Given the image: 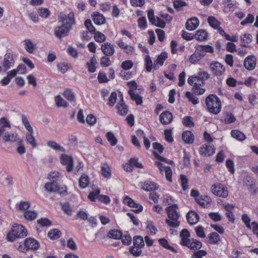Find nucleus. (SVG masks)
I'll return each instance as SVG.
<instances>
[{
	"mask_svg": "<svg viewBox=\"0 0 258 258\" xmlns=\"http://www.w3.org/2000/svg\"><path fill=\"white\" fill-rule=\"evenodd\" d=\"M0 121H4V123L0 126V137H2L5 142H17L21 139L19 138L17 133L10 131L11 125L5 118H2Z\"/></svg>",
	"mask_w": 258,
	"mask_h": 258,
	"instance_id": "obj_1",
	"label": "nucleus"
},
{
	"mask_svg": "<svg viewBox=\"0 0 258 258\" xmlns=\"http://www.w3.org/2000/svg\"><path fill=\"white\" fill-rule=\"evenodd\" d=\"M177 206L176 204L168 207L166 210L167 213L168 219L166 222L168 226H179L180 224L178 220L179 214L177 211Z\"/></svg>",
	"mask_w": 258,
	"mask_h": 258,
	"instance_id": "obj_2",
	"label": "nucleus"
},
{
	"mask_svg": "<svg viewBox=\"0 0 258 258\" xmlns=\"http://www.w3.org/2000/svg\"><path fill=\"white\" fill-rule=\"evenodd\" d=\"M206 103L209 111L217 114L221 110V103L220 99L215 95H210L206 99Z\"/></svg>",
	"mask_w": 258,
	"mask_h": 258,
	"instance_id": "obj_3",
	"label": "nucleus"
},
{
	"mask_svg": "<svg viewBox=\"0 0 258 258\" xmlns=\"http://www.w3.org/2000/svg\"><path fill=\"white\" fill-rule=\"evenodd\" d=\"M27 235L26 227H12L11 230L7 233L6 239L9 242H13L17 239L26 237Z\"/></svg>",
	"mask_w": 258,
	"mask_h": 258,
	"instance_id": "obj_4",
	"label": "nucleus"
},
{
	"mask_svg": "<svg viewBox=\"0 0 258 258\" xmlns=\"http://www.w3.org/2000/svg\"><path fill=\"white\" fill-rule=\"evenodd\" d=\"M133 245L129 248L130 252L135 257H139L142 254V248L145 246V242L141 236L136 235L133 239Z\"/></svg>",
	"mask_w": 258,
	"mask_h": 258,
	"instance_id": "obj_5",
	"label": "nucleus"
},
{
	"mask_svg": "<svg viewBox=\"0 0 258 258\" xmlns=\"http://www.w3.org/2000/svg\"><path fill=\"white\" fill-rule=\"evenodd\" d=\"M58 21L62 25L71 29H72V26L75 23L74 14L73 12H70L68 15L60 13L58 16Z\"/></svg>",
	"mask_w": 258,
	"mask_h": 258,
	"instance_id": "obj_6",
	"label": "nucleus"
},
{
	"mask_svg": "<svg viewBox=\"0 0 258 258\" xmlns=\"http://www.w3.org/2000/svg\"><path fill=\"white\" fill-rule=\"evenodd\" d=\"M209 67L211 71L214 76H222L225 71V68L224 65L218 61H213L210 64Z\"/></svg>",
	"mask_w": 258,
	"mask_h": 258,
	"instance_id": "obj_7",
	"label": "nucleus"
},
{
	"mask_svg": "<svg viewBox=\"0 0 258 258\" xmlns=\"http://www.w3.org/2000/svg\"><path fill=\"white\" fill-rule=\"evenodd\" d=\"M211 190L212 193L216 196L223 198H226L228 195L227 188L220 183L213 185Z\"/></svg>",
	"mask_w": 258,
	"mask_h": 258,
	"instance_id": "obj_8",
	"label": "nucleus"
},
{
	"mask_svg": "<svg viewBox=\"0 0 258 258\" xmlns=\"http://www.w3.org/2000/svg\"><path fill=\"white\" fill-rule=\"evenodd\" d=\"M88 198L91 201L94 202L96 199H98L99 201L104 202L106 204L109 203L110 202V200L109 197L105 195H100L99 189H98L95 192H91L88 195Z\"/></svg>",
	"mask_w": 258,
	"mask_h": 258,
	"instance_id": "obj_9",
	"label": "nucleus"
},
{
	"mask_svg": "<svg viewBox=\"0 0 258 258\" xmlns=\"http://www.w3.org/2000/svg\"><path fill=\"white\" fill-rule=\"evenodd\" d=\"M200 154L204 156H210L215 153L214 147L208 143L203 145L199 149Z\"/></svg>",
	"mask_w": 258,
	"mask_h": 258,
	"instance_id": "obj_10",
	"label": "nucleus"
},
{
	"mask_svg": "<svg viewBox=\"0 0 258 258\" xmlns=\"http://www.w3.org/2000/svg\"><path fill=\"white\" fill-rule=\"evenodd\" d=\"M123 203L129 207L134 208L133 211L136 213L140 212L143 210L142 206L135 202L132 199L128 196L124 198Z\"/></svg>",
	"mask_w": 258,
	"mask_h": 258,
	"instance_id": "obj_11",
	"label": "nucleus"
},
{
	"mask_svg": "<svg viewBox=\"0 0 258 258\" xmlns=\"http://www.w3.org/2000/svg\"><path fill=\"white\" fill-rule=\"evenodd\" d=\"M61 163L66 166V170L68 172H70L73 170V159L71 156L66 155H62L60 157Z\"/></svg>",
	"mask_w": 258,
	"mask_h": 258,
	"instance_id": "obj_12",
	"label": "nucleus"
},
{
	"mask_svg": "<svg viewBox=\"0 0 258 258\" xmlns=\"http://www.w3.org/2000/svg\"><path fill=\"white\" fill-rule=\"evenodd\" d=\"M244 67L248 70H253L256 66V58L253 55L247 56L244 60Z\"/></svg>",
	"mask_w": 258,
	"mask_h": 258,
	"instance_id": "obj_13",
	"label": "nucleus"
},
{
	"mask_svg": "<svg viewBox=\"0 0 258 258\" xmlns=\"http://www.w3.org/2000/svg\"><path fill=\"white\" fill-rule=\"evenodd\" d=\"M24 244L28 247L29 250H36L40 247L39 242L35 239L31 237L26 238L24 240Z\"/></svg>",
	"mask_w": 258,
	"mask_h": 258,
	"instance_id": "obj_14",
	"label": "nucleus"
},
{
	"mask_svg": "<svg viewBox=\"0 0 258 258\" xmlns=\"http://www.w3.org/2000/svg\"><path fill=\"white\" fill-rule=\"evenodd\" d=\"M71 29V28L61 24V26L55 28L54 33L57 37L60 39L61 37L67 36Z\"/></svg>",
	"mask_w": 258,
	"mask_h": 258,
	"instance_id": "obj_15",
	"label": "nucleus"
},
{
	"mask_svg": "<svg viewBox=\"0 0 258 258\" xmlns=\"http://www.w3.org/2000/svg\"><path fill=\"white\" fill-rule=\"evenodd\" d=\"M172 114L168 111H164L160 115V121L163 124L170 123L172 121Z\"/></svg>",
	"mask_w": 258,
	"mask_h": 258,
	"instance_id": "obj_16",
	"label": "nucleus"
},
{
	"mask_svg": "<svg viewBox=\"0 0 258 258\" xmlns=\"http://www.w3.org/2000/svg\"><path fill=\"white\" fill-rule=\"evenodd\" d=\"M101 49L106 56H111L115 51L113 45L108 42L103 44L101 46Z\"/></svg>",
	"mask_w": 258,
	"mask_h": 258,
	"instance_id": "obj_17",
	"label": "nucleus"
},
{
	"mask_svg": "<svg viewBox=\"0 0 258 258\" xmlns=\"http://www.w3.org/2000/svg\"><path fill=\"white\" fill-rule=\"evenodd\" d=\"M199 25V21L196 17H192L187 20L186 23V28L192 31L196 29Z\"/></svg>",
	"mask_w": 258,
	"mask_h": 258,
	"instance_id": "obj_18",
	"label": "nucleus"
},
{
	"mask_svg": "<svg viewBox=\"0 0 258 258\" xmlns=\"http://www.w3.org/2000/svg\"><path fill=\"white\" fill-rule=\"evenodd\" d=\"M14 60L13 54L11 53L6 54L5 56L3 66L5 71H7L14 63Z\"/></svg>",
	"mask_w": 258,
	"mask_h": 258,
	"instance_id": "obj_19",
	"label": "nucleus"
},
{
	"mask_svg": "<svg viewBox=\"0 0 258 258\" xmlns=\"http://www.w3.org/2000/svg\"><path fill=\"white\" fill-rule=\"evenodd\" d=\"M45 189L48 192H55L58 191L59 187L57 182L51 181L46 182L44 186Z\"/></svg>",
	"mask_w": 258,
	"mask_h": 258,
	"instance_id": "obj_20",
	"label": "nucleus"
},
{
	"mask_svg": "<svg viewBox=\"0 0 258 258\" xmlns=\"http://www.w3.org/2000/svg\"><path fill=\"white\" fill-rule=\"evenodd\" d=\"M208 242L212 245L218 244L221 239L220 235L216 232H211L208 236Z\"/></svg>",
	"mask_w": 258,
	"mask_h": 258,
	"instance_id": "obj_21",
	"label": "nucleus"
},
{
	"mask_svg": "<svg viewBox=\"0 0 258 258\" xmlns=\"http://www.w3.org/2000/svg\"><path fill=\"white\" fill-rule=\"evenodd\" d=\"M186 219L189 224H195L199 220V215L195 212L189 211L186 215Z\"/></svg>",
	"mask_w": 258,
	"mask_h": 258,
	"instance_id": "obj_22",
	"label": "nucleus"
},
{
	"mask_svg": "<svg viewBox=\"0 0 258 258\" xmlns=\"http://www.w3.org/2000/svg\"><path fill=\"white\" fill-rule=\"evenodd\" d=\"M196 200L199 204L204 208L209 206L212 202L211 198L207 196L200 197L196 198Z\"/></svg>",
	"mask_w": 258,
	"mask_h": 258,
	"instance_id": "obj_23",
	"label": "nucleus"
},
{
	"mask_svg": "<svg viewBox=\"0 0 258 258\" xmlns=\"http://www.w3.org/2000/svg\"><path fill=\"white\" fill-rule=\"evenodd\" d=\"M94 22L98 25H101L105 23V19L104 16L99 12H95L92 14Z\"/></svg>",
	"mask_w": 258,
	"mask_h": 258,
	"instance_id": "obj_24",
	"label": "nucleus"
},
{
	"mask_svg": "<svg viewBox=\"0 0 258 258\" xmlns=\"http://www.w3.org/2000/svg\"><path fill=\"white\" fill-rule=\"evenodd\" d=\"M158 242L164 248L168 249L175 253L177 252V250L174 247L170 246L167 240L165 238H159Z\"/></svg>",
	"mask_w": 258,
	"mask_h": 258,
	"instance_id": "obj_25",
	"label": "nucleus"
},
{
	"mask_svg": "<svg viewBox=\"0 0 258 258\" xmlns=\"http://www.w3.org/2000/svg\"><path fill=\"white\" fill-rule=\"evenodd\" d=\"M182 139L184 142L187 144H192L194 142V136L190 131H185L182 135Z\"/></svg>",
	"mask_w": 258,
	"mask_h": 258,
	"instance_id": "obj_26",
	"label": "nucleus"
},
{
	"mask_svg": "<svg viewBox=\"0 0 258 258\" xmlns=\"http://www.w3.org/2000/svg\"><path fill=\"white\" fill-rule=\"evenodd\" d=\"M167 58V53L166 52H162L157 57L154 63V68L157 69L159 68V64L162 66L164 61Z\"/></svg>",
	"mask_w": 258,
	"mask_h": 258,
	"instance_id": "obj_27",
	"label": "nucleus"
},
{
	"mask_svg": "<svg viewBox=\"0 0 258 258\" xmlns=\"http://www.w3.org/2000/svg\"><path fill=\"white\" fill-rule=\"evenodd\" d=\"M30 203L28 201H21L19 204H17L16 206L19 211L24 213L29 210L30 207Z\"/></svg>",
	"mask_w": 258,
	"mask_h": 258,
	"instance_id": "obj_28",
	"label": "nucleus"
},
{
	"mask_svg": "<svg viewBox=\"0 0 258 258\" xmlns=\"http://www.w3.org/2000/svg\"><path fill=\"white\" fill-rule=\"evenodd\" d=\"M90 179L86 174H83L79 179V184L81 188L87 187L89 183Z\"/></svg>",
	"mask_w": 258,
	"mask_h": 258,
	"instance_id": "obj_29",
	"label": "nucleus"
},
{
	"mask_svg": "<svg viewBox=\"0 0 258 258\" xmlns=\"http://www.w3.org/2000/svg\"><path fill=\"white\" fill-rule=\"evenodd\" d=\"M122 232L119 230H110L107 233V237L114 239H119L121 237Z\"/></svg>",
	"mask_w": 258,
	"mask_h": 258,
	"instance_id": "obj_30",
	"label": "nucleus"
},
{
	"mask_svg": "<svg viewBox=\"0 0 258 258\" xmlns=\"http://www.w3.org/2000/svg\"><path fill=\"white\" fill-rule=\"evenodd\" d=\"M37 213L34 210H28L24 213V217L27 221H32L37 217Z\"/></svg>",
	"mask_w": 258,
	"mask_h": 258,
	"instance_id": "obj_31",
	"label": "nucleus"
},
{
	"mask_svg": "<svg viewBox=\"0 0 258 258\" xmlns=\"http://www.w3.org/2000/svg\"><path fill=\"white\" fill-rule=\"evenodd\" d=\"M204 56V54L203 52H201L199 50H198V48H196L195 52L190 56L189 58L190 62L192 63H194L199 60H200L202 57Z\"/></svg>",
	"mask_w": 258,
	"mask_h": 258,
	"instance_id": "obj_32",
	"label": "nucleus"
},
{
	"mask_svg": "<svg viewBox=\"0 0 258 258\" xmlns=\"http://www.w3.org/2000/svg\"><path fill=\"white\" fill-rule=\"evenodd\" d=\"M61 231L58 229H53L48 233V236L51 240H56L60 237Z\"/></svg>",
	"mask_w": 258,
	"mask_h": 258,
	"instance_id": "obj_33",
	"label": "nucleus"
},
{
	"mask_svg": "<svg viewBox=\"0 0 258 258\" xmlns=\"http://www.w3.org/2000/svg\"><path fill=\"white\" fill-rule=\"evenodd\" d=\"M195 37L199 41H204L208 38V33L204 30H199L196 32Z\"/></svg>",
	"mask_w": 258,
	"mask_h": 258,
	"instance_id": "obj_34",
	"label": "nucleus"
},
{
	"mask_svg": "<svg viewBox=\"0 0 258 258\" xmlns=\"http://www.w3.org/2000/svg\"><path fill=\"white\" fill-rule=\"evenodd\" d=\"M241 45L243 47H247L245 43L248 44L252 40V36L250 34H244L240 36Z\"/></svg>",
	"mask_w": 258,
	"mask_h": 258,
	"instance_id": "obj_35",
	"label": "nucleus"
},
{
	"mask_svg": "<svg viewBox=\"0 0 258 258\" xmlns=\"http://www.w3.org/2000/svg\"><path fill=\"white\" fill-rule=\"evenodd\" d=\"M101 173L102 176L105 178H109L111 176V170L109 165L106 163H103L101 165Z\"/></svg>",
	"mask_w": 258,
	"mask_h": 258,
	"instance_id": "obj_36",
	"label": "nucleus"
},
{
	"mask_svg": "<svg viewBox=\"0 0 258 258\" xmlns=\"http://www.w3.org/2000/svg\"><path fill=\"white\" fill-rule=\"evenodd\" d=\"M196 77L198 78V80L202 81V85H204V82L210 78V74L206 71H200L198 73Z\"/></svg>",
	"mask_w": 258,
	"mask_h": 258,
	"instance_id": "obj_37",
	"label": "nucleus"
},
{
	"mask_svg": "<svg viewBox=\"0 0 258 258\" xmlns=\"http://www.w3.org/2000/svg\"><path fill=\"white\" fill-rule=\"evenodd\" d=\"M128 94H130L131 99L135 101L137 105H140L142 103V97L140 95L135 94L134 90L130 89L128 91Z\"/></svg>",
	"mask_w": 258,
	"mask_h": 258,
	"instance_id": "obj_38",
	"label": "nucleus"
},
{
	"mask_svg": "<svg viewBox=\"0 0 258 258\" xmlns=\"http://www.w3.org/2000/svg\"><path fill=\"white\" fill-rule=\"evenodd\" d=\"M231 135L233 138L240 141L244 140L246 138L244 134L238 130H232Z\"/></svg>",
	"mask_w": 258,
	"mask_h": 258,
	"instance_id": "obj_39",
	"label": "nucleus"
},
{
	"mask_svg": "<svg viewBox=\"0 0 258 258\" xmlns=\"http://www.w3.org/2000/svg\"><path fill=\"white\" fill-rule=\"evenodd\" d=\"M33 132H28L26 134V140L28 144L31 145L33 147H36L37 146L36 141L33 136Z\"/></svg>",
	"mask_w": 258,
	"mask_h": 258,
	"instance_id": "obj_40",
	"label": "nucleus"
},
{
	"mask_svg": "<svg viewBox=\"0 0 258 258\" xmlns=\"http://www.w3.org/2000/svg\"><path fill=\"white\" fill-rule=\"evenodd\" d=\"M122 102L117 106L118 113L121 115H125L128 111V108L126 105L123 102V98L121 99Z\"/></svg>",
	"mask_w": 258,
	"mask_h": 258,
	"instance_id": "obj_41",
	"label": "nucleus"
},
{
	"mask_svg": "<svg viewBox=\"0 0 258 258\" xmlns=\"http://www.w3.org/2000/svg\"><path fill=\"white\" fill-rule=\"evenodd\" d=\"M63 96L70 102H74L75 94L71 89H67L63 93Z\"/></svg>",
	"mask_w": 258,
	"mask_h": 258,
	"instance_id": "obj_42",
	"label": "nucleus"
},
{
	"mask_svg": "<svg viewBox=\"0 0 258 258\" xmlns=\"http://www.w3.org/2000/svg\"><path fill=\"white\" fill-rule=\"evenodd\" d=\"M55 103L58 107H67L68 105V103L59 95L55 97Z\"/></svg>",
	"mask_w": 258,
	"mask_h": 258,
	"instance_id": "obj_43",
	"label": "nucleus"
},
{
	"mask_svg": "<svg viewBox=\"0 0 258 258\" xmlns=\"http://www.w3.org/2000/svg\"><path fill=\"white\" fill-rule=\"evenodd\" d=\"M143 189L146 191H152L158 188L157 184L151 181H146L144 185Z\"/></svg>",
	"mask_w": 258,
	"mask_h": 258,
	"instance_id": "obj_44",
	"label": "nucleus"
},
{
	"mask_svg": "<svg viewBox=\"0 0 258 258\" xmlns=\"http://www.w3.org/2000/svg\"><path fill=\"white\" fill-rule=\"evenodd\" d=\"M61 209L68 216L72 215L73 208L68 202L61 204Z\"/></svg>",
	"mask_w": 258,
	"mask_h": 258,
	"instance_id": "obj_45",
	"label": "nucleus"
},
{
	"mask_svg": "<svg viewBox=\"0 0 258 258\" xmlns=\"http://www.w3.org/2000/svg\"><path fill=\"white\" fill-rule=\"evenodd\" d=\"M47 145L51 149L54 150H58L61 152H64V148L59 145L56 142L53 141H49L47 142Z\"/></svg>",
	"mask_w": 258,
	"mask_h": 258,
	"instance_id": "obj_46",
	"label": "nucleus"
},
{
	"mask_svg": "<svg viewBox=\"0 0 258 258\" xmlns=\"http://www.w3.org/2000/svg\"><path fill=\"white\" fill-rule=\"evenodd\" d=\"M198 50L201 52H203L205 55V52L212 53L214 51V48L212 46L207 45H199L197 46Z\"/></svg>",
	"mask_w": 258,
	"mask_h": 258,
	"instance_id": "obj_47",
	"label": "nucleus"
},
{
	"mask_svg": "<svg viewBox=\"0 0 258 258\" xmlns=\"http://www.w3.org/2000/svg\"><path fill=\"white\" fill-rule=\"evenodd\" d=\"M202 85V84L198 83V84L194 85L192 88V93L198 95L203 94L205 92V89L201 87Z\"/></svg>",
	"mask_w": 258,
	"mask_h": 258,
	"instance_id": "obj_48",
	"label": "nucleus"
},
{
	"mask_svg": "<svg viewBox=\"0 0 258 258\" xmlns=\"http://www.w3.org/2000/svg\"><path fill=\"white\" fill-rule=\"evenodd\" d=\"M25 49L27 51L30 53L34 52L35 45L30 39H26L24 40Z\"/></svg>",
	"mask_w": 258,
	"mask_h": 258,
	"instance_id": "obj_49",
	"label": "nucleus"
},
{
	"mask_svg": "<svg viewBox=\"0 0 258 258\" xmlns=\"http://www.w3.org/2000/svg\"><path fill=\"white\" fill-rule=\"evenodd\" d=\"M208 22L210 26L215 29L220 26V22L214 17H209L208 18Z\"/></svg>",
	"mask_w": 258,
	"mask_h": 258,
	"instance_id": "obj_50",
	"label": "nucleus"
},
{
	"mask_svg": "<svg viewBox=\"0 0 258 258\" xmlns=\"http://www.w3.org/2000/svg\"><path fill=\"white\" fill-rule=\"evenodd\" d=\"M18 145V147L17 148V151L20 155H23L26 152V148L24 146V144L23 143V140L22 139L18 140V142H17Z\"/></svg>",
	"mask_w": 258,
	"mask_h": 258,
	"instance_id": "obj_51",
	"label": "nucleus"
},
{
	"mask_svg": "<svg viewBox=\"0 0 258 258\" xmlns=\"http://www.w3.org/2000/svg\"><path fill=\"white\" fill-rule=\"evenodd\" d=\"M185 96L188 98L189 101L191 102L194 105L197 104L199 103L198 98L190 92H186Z\"/></svg>",
	"mask_w": 258,
	"mask_h": 258,
	"instance_id": "obj_52",
	"label": "nucleus"
},
{
	"mask_svg": "<svg viewBox=\"0 0 258 258\" xmlns=\"http://www.w3.org/2000/svg\"><path fill=\"white\" fill-rule=\"evenodd\" d=\"M120 239H121L122 244L124 245H129L132 243V237L128 233H125L124 235L122 233L121 237Z\"/></svg>",
	"mask_w": 258,
	"mask_h": 258,
	"instance_id": "obj_53",
	"label": "nucleus"
},
{
	"mask_svg": "<svg viewBox=\"0 0 258 258\" xmlns=\"http://www.w3.org/2000/svg\"><path fill=\"white\" fill-rule=\"evenodd\" d=\"M190 233L186 229H184L182 230L180 236L181 237V241L180 244L181 245L183 244V240H189L190 239L189 237H190Z\"/></svg>",
	"mask_w": 258,
	"mask_h": 258,
	"instance_id": "obj_54",
	"label": "nucleus"
},
{
	"mask_svg": "<svg viewBox=\"0 0 258 258\" xmlns=\"http://www.w3.org/2000/svg\"><path fill=\"white\" fill-rule=\"evenodd\" d=\"M21 118L23 124L25 126L26 129L28 131V132H33V128L30 125L26 116L24 115H22L21 116Z\"/></svg>",
	"mask_w": 258,
	"mask_h": 258,
	"instance_id": "obj_55",
	"label": "nucleus"
},
{
	"mask_svg": "<svg viewBox=\"0 0 258 258\" xmlns=\"http://www.w3.org/2000/svg\"><path fill=\"white\" fill-rule=\"evenodd\" d=\"M106 137L108 141L112 146H115L117 144V140L112 133L110 132H107Z\"/></svg>",
	"mask_w": 258,
	"mask_h": 258,
	"instance_id": "obj_56",
	"label": "nucleus"
},
{
	"mask_svg": "<svg viewBox=\"0 0 258 258\" xmlns=\"http://www.w3.org/2000/svg\"><path fill=\"white\" fill-rule=\"evenodd\" d=\"M21 68H23L24 69L25 66L19 65L17 69H14L11 71L8 72L7 73V76L12 80L13 78L15 77L17 75L18 71H21Z\"/></svg>",
	"mask_w": 258,
	"mask_h": 258,
	"instance_id": "obj_57",
	"label": "nucleus"
},
{
	"mask_svg": "<svg viewBox=\"0 0 258 258\" xmlns=\"http://www.w3.org/2000/svg\"><path fill=\"white\" fill-rule=\"evenodd\" d=\"M39 15L43 18H47L50 15V11L47 8H41L38 11Z\"/></svg>",
	"mask_w": 258,
	"mask_h": 258,
	"instance_id": "obj_58",
	"label": "nucleus"
},
{
	"mask_svg": "<svg viewBox=\"0 0 258 258\" xmlns=\"http://www.w3.org/2000/svg\"><path fill=\"white\" fill-rule=\"evenodd\" d=\"M84 25L87 30L92 34H94L96 32V29L93 26L91 21L90 19H87L85 21Z\"/></svg>",
	"mask_w": 258,
	"mask_h": 258,
	"instance_id": "obj_59",
	"label": "nucleus"
},
{
	"mask_svg": "<svg viewBox=\"0 0 258 258\" xmlns=\"http://www.w3.org/2000/svg\"><path fill=\"white\" fill-rule=\"evenodd\" d=\"M94 35V39L98 42H103L106 40L105 36L102 33L97 31L95 32Z\"/></svg>",
	"mask_w": 258,
	"mask_h": 258,
	"instance_id": "obj_60",
	"label": "nucleus"
},
{
	"mask_svg": "<svg viewBox=\"0 0 258 258\" xmlns=\"http://www.w3.org/2000/svg\"><path fill=\"white\" fill-rule=\"evenodd\" d=\"M146 69L148 72H151L152 69L153 63L151 57L149 55H147L145 58Z\"/></svg>",
	"mask_w": 258,
	"mask_h": 258,
	"instance_id": "obj_61",
	"label": "nucleus"
},
{
	"mask_svg": "<svg viewBox=\"0 0 258 258\" xmlns=\"http://www.w3.org/2000/svg\"><path fill=\"white\" fill-rule=\"evenodd\" d=\"M48 178L51 181L57 182V181L59 178V173L56 171L51 172L49 174Z\"/></svg>",
	"mask_w": 258,
	"mask_h": 258,
	"instance_id": "obj_62",
	"label": "nucleus"
},
{
	"mask_svg": "<svg viewBox=\"0 0 258 258\" xmlns=\"http://www.w3.org/2000/svg\"><path fill=\"white\" fill-rule=\"evenodd\" d=\"M236 120L235 117L232 113H226L224 118L226 123L229 124L234 122Z\"/></svg>",
	"mask_w": 258,
	"mask_h": 258,
	"instance_id": "obj_63",
	"label": "nucleus"
},
{
	"mask_svg": "<svg viewBox=\"0 0 258 258\" xmlns=\"http://www.w3.org/2000/svg\"><path fill=\"white\" fill-rule=\"evenodd\" d=\"M182 122L185 125L189 127L194 125L192 118L190 116H185L182 119Z\"/></svg>",
	"mask_w": 258,
	"mask_h": 258,
	"instance_id": "obj_64",
	"label": "nucleus"
}]
</instances>
